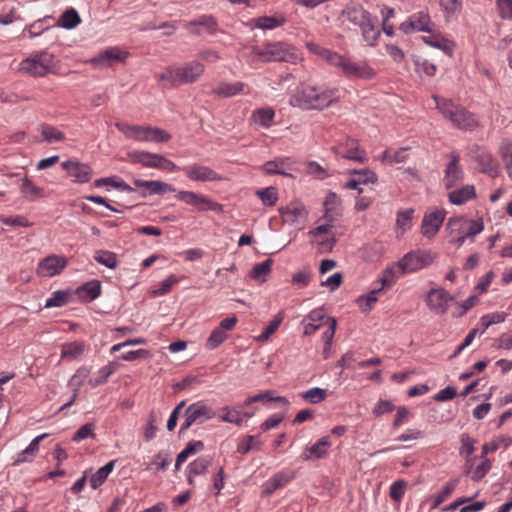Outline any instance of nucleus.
I'll list each match as a JSON object with an SVG mask.
<instances>
[{
    "mask_svg": "<svg viewBox=\"0 0 512 512\" xmlns=\"http://www.w3.org/2000/svg\"><path fill=\"white\" fill-rule=\"evenodd\" d=\"M445 216L446 212L443 209L426 212L421 223L422 235L427 238H433L440 230Z\"/></svg>",
    "mask_w": 512,
    "mask_h": 512,
    "instance_id": "nucleus-16",
    "label": "nucleus"
},
{
    "mask_svg": "<svg viewBox=\"0 0 512 512\" xmlns=\"http://www.w3.org/2000/svg\"><path fill=\"white\" fill-rule=\"evenodd\" d=\"M461 446L459 449L460 456L469 458L475 451L476 440L473 439L469 434L463 433L460 436Z\"/></svg>",
    "mask_w": 512,
    "mask_h": 512,
    "instance_id": "nucleus-44",
    "label": "nucleus"
},
{
    "mask_svg": "<svg viewBox=\"0 0 512 512\" xmlns=\"http://www.w3.org/2000/svg\"><path fill=\"white\" fill-rule=\"evenodd\" d=\"M87 345L83 341H72L66 344V358L80 359L85 351Z\"/></svg>",
    "mask_w": 512,
    "mask_h": 512,
    "instance_id": "nucleus-42",
    "label": "nucleus"
},
{
    "mask_svg": "<svg viewBox=\"0 0 512 512\" xmlns=\"http://www.w3.org/2000/svg\"><path fill=\"white\" fill-rule=\"evenodd\" d=\"M274 111L272 109H258L253 117L256 123L263 127H269L274 118Z\"/></svg>",
    "mask_w": 512,
    "mask_h": 512,
    "instance_id": "nucleus-52",
    "label": "nucleus"
},
{
    "mask_svg": "<svg viewBox=\"0 0 512 512\" xmlns=\"http://www.w3.org/2000/svg\"><path fill=\"white\" fill-rule=\"evenodd\" d=\"M440 6L447 16L453 15L460 11L462 0H440Z\"/></svg>",
    "mask_w": 512,
    "mask_h": 512,
    "instance_id": "nucleus-63",
    "label": "nucleus"
},
{
    "mask_svg": "<svg viewBox=\"0 0 512 512\" xmlns=\"http://www.w3.org/2000/svg\"><path fill=\"white\" fill-rule=\"evenodd\" d=\"M257 402H269V401H275L280 403L283 406L289 405V401L286 397L283 396H275L274 392L270 390H266L262 393H259L255 395Z\"/></svg>",
    "mask_w": 512,
    "mask_h": 512,
    "instance_id": "nucleus-56",
    "label": "nucleus"
},
{
    "mask_svg": "<svg viewBox=\"0 0 512 512\" xmlns=\"http://www.w3.org/2000/svg\"><path fill=\"white\" fill-rule=\"evenodd\" d=\"M451 161L445 170L444 183L447 189L452 188L462 179V169L459 166V156L455 153L450 155Z\"/></svg>",
    "mask_w": 512,
    "mask_h": 512,
    "instance_id": "nucleus-25",
    "label": "nucleus"
},
{
    "mask_svg": "<svg viewBox=\"0 0 512 512\" xmlns=\"http://www.w3.org/2000/svg\"><path fill=\"white\" fill-rule=\"evenodd\" d=\"M55 65L54 55L49 52L32 54L20 63V71L30 76H43Z\"/></svg>",
    "mask_w": 512,
    "mask_h": 512,
    "instance_id": "nucleus-8",
    "label": "nucleus"
},
{
    "mask_svg": "<svg viewBox=\"0 0 512 512\" xmlns=\"http://www.w3.org/2000/svg\"><path fill=\"white\" fill-rule=\"evenodd\" d=\"M484 229L482 220H469L465 217H452L446 224L449 235H460L474 238Z\"/></svg>",
    "mask_w": 512,
    "mask_h": 512,
    "instance_id": "nucleus-10",
    "label": "nucleus"
},
{
    "mask_svg": "<svg viewBox=\"0 0 512 512\" xmlns=\"http://www.w3.org/2000/svg\"><path fill=\"white\" fill-rule=\"evenodd\" d=\"M128 52L118 47L107 48L89 60V63L96 69H105L116 63L125 62Z\"/></svg>",
    "mask_w": 512,
    "mask_h": 512,
    "instance_id": "nucleus-12",
    "label": "nucleus"
},
{
    "mask_svg": "<svg viewBox=\"0 0 512 512\" xmlns=\"http://www.w3.org/2000/svg\"><path fill=\"white\" fill-rule=\"evenodd\" d=\"M215 416L211 406L203 401H197L190 404L184 412V421L180 425L179 433L182 434L193 425H201Z\"/></svg>",
    "mask_w": 512,
    "mask_h": 512,
    "instance_id": "nucleus-7",
    "label": "nucleus"
},
{
    "mask_svg": "<svg viewBox=\"0 0 512 512\" xmlns=\"http://www.w3.org/2000/svg\"><path fill=\"white\" fill-rule=\"evenodd\" d=\"M205 71V66L200 61L185 62L181 66H168L157 75L159 81H163L170 87L196 82Z\"/></svg>",
    "mask_w": 512,
    "mask_h": 512,
    "instance_id": "nucleus-3",
    "label": "nucleus"
},
{
    "mask_svg": "<svg viewBox=\"0 0 512 512\" xmlns=\"http://www.w3.org/2000/svg\"><path fill=\"white\" fill-rule=\"evenodd\" d=\"M101 294V284L98 280H91L79 286L75 290H66V301L69 298L76 297L81 302H91Z\"/></svg>",
    "mask_w": 512,
    "mask_h": 512,
    "instance_id": "nucleus-17",
    "label": "nucleus"
},
{
    "mask_svg": "<svg viewBox=\"0 0 512 512\" xmlns=\"http://www.w3.org/2000/svg\"><path fill=\"white\" fill-rule=\"evenodd\" d=\"M432 21L428 11H419L409 17V19L400 24L399 29L404 34H410L416 31L431 32Z\"/></svg>",
    "mask_w": 512,
    "mask_h": 512,
    "instance_id": "nucleus-13",
    "label": "nucleus"
},
{
    "mask_svg": "<svg viewBox=\"0 0 512 512\" xmlns=\"http://www.w3.org/2000/svg\"><path fill=\"white\" fill-rule=\"evenodd\" d=\"M41 134L43 139L49 143L60 141L63 138L62 133L50 125H42Z\"/></svg>",
    "mask_w": 512,
    "mask_h": 512,
    "instance_id": "nucleus-58",
    "label": "nucleus"
},
{
    "mask_svg": "<svg viewBox=\"0 0 512 512\" xmlns=\"http://www.w3.org/2000/svg\"><path fill=\"white\" fill-rule=\"evenodd\" d=\"M377 22V18L373 16L366 23H364L363 26L359 27L363 40L369 46H375L381 35L380 30L377 28Z\"/></svg>",
    "mask_w": 512,
    "mask_h": 512,
    "instance_id": "nucleus-29",
    "label": "nucleus"
},
{
    "mask_svg": "<svg viewBox=\"0 0 512 512\" xmlns=\"http://www.w3.org/2000/svg\"><path fill=\"white\" fill-rule=\"evenodd\" d=\"M203 449L204 443L201 440L188 442L185 448L176 457L175 469L178 470L180 465L183 464L188 459V457L201 452Z\"/></svg>",
    "mask_w": 512,
    "mask_h": 512,
    "instance_id": "nucleus-32",
    "label": "nucleus"
},
{
    "mask_svg": "<svg viewBox=\"0 0 512 512\" xmlns=\"http://www.w3.org/2000/svg\"><path fill=\"white\" fill-rule=\"evenodd\" d=\"M436 259V254L430 250L408 252L399 261L398 267L402 274L411 273L430 266Z\"/></svg>",
    "mask_w": 512,
    "mask_h": 512,
    "instance_id": "nucleus-9",
    "label": "nucleus"
},
{
    "mask_svg": "<svg viewBox=\"0 0 512 512\" xmlns=\"http://www.w3.org/2000/svg\"><path fill=\"white\" fill-rule=\"evenodd\" d=\"M221 411L224 414L221 416V420L226 423H232L237 426L242 425V412L237 410H232L228 406L222 407Z\"/></svg>",
    "mask_w": 512,
    "mask_h": 512,
    "instance_id": "nucleus-50",
    "label": "nucleus"
},
{
    "mask_svg": "<svg viewBox=\"0 0 512 512\" xmlns=\"http://www.w3.org/2000/svg\"><path fill=\"white\" fill-rule=\"evenodd\" d=\"M476 161L480 171L491 178H496L500 174L499 163L490 153L480 152L476 157Z\"/></svg>",
    "mask_w": 512,
    "mask_h": 512,
    "instance_id": "nucleus-26",
    "label": "nucleus"
},
{
    "mask_svg": "<svg viewBox=\"0 0 512 512\" xmlns=\"http://www.w3.org/2000/svg\"><path fill=\"white\" fill-rule=\"evenodd\" d=\"M244 84L242 82H222L213 88V93L221 97H232L243 91Z\"/></svg>",
    "mask_w": 512,
    "mask_h": 512,
    "instance_id": "nucleus-34",
    "label": "nucleus"
},
{
    "mask_svg": "<svg viewBox=\"0 0 512 512\" xmlns=\"http://www.w3.org/2000/svg\"><path fill=\"white\" fill-rule=\"evenodd\" d=\"M337 68L347 78L372 79L375 71L364 62H355L348 56L335 52L329 63Z\"/></svg>",
    "mask_w": 512,
    "mask_h": 512,
    "instance_id": "nucleus-5",
    "label": "nucleus"
},
{
    "mask_svg": "<svg viewBox=\"0 0 512 512\" xmlns=\"http://www.w3.org/2000/svg\"><path fill=\"white\" fill-rule=\"evenodd\" d=\"M261 442L256 439L255 436H246L237 446V452L240 454H246L252 449H259Z\"/></svg>",
    "mask_w": 512,
    "mask_h": 512,
    "instance_id": "nucleus-49",
    "label": "nucleus"
},
{
    "mask_svg": "<svg viewBox=\"0 0 512 512\" xmlns=\"http://www.w3.org/2000/svg\"><path fill=\"white\" fill-rule=\"evenodd\" d=\"M272 264V259H266L265 261L256 264L250 271V277L260 282H264L266 280V276L271 271Z\"/></svg>",
    "mask_w": 512,
    "mask_h": 512,
    "instance_id": "nucleus-38",
    "label": "nucleus"
},
{
    "mask_svg": "<svg viewBox=\"0 0 512 512\" xmlns=\"http://www.w3.org/2000/svg\"><path fill=\"white\" fill-rule=\"evenodd\" d=\"M341 200L334 192H329L323 202L325 213L323 219L327 222H335L341 216Z\"/></svg>",
    "mask_w": 512,
    "mask_h": 512,
    "instance_id": "nucleus-23",
    "label": "nucleus"
},
{
    "mask_svg": "<svg viewBox=\"0 0 512 512\" xmlns=\"http://www.w3.org/2000/svg\"><path fill=\"white\" fill-rule=\"evenodd\" d=\"M283 165V159L268 161L262 166V170L267 174L288 175L282 170Z\"/></svg>",
    "mask_w": 512,
    "mask_h": 512,
    "instance_id": "nucleus-61",
    "label": "nucleus"
},
{
    "mask_svg": "<svg viewBox=\"0 0 512 512\" xmlns=\"http://www.w3.org/2000/svg\"><path fill=\"white\" fill-rule=\"evenodd\" d=\"M433 99L435 100L439 112L444 118L448 119L454 127L464 131H473L480 127L478 117L466 108L445 98L433 96Z\"/></svg>",
    "mask_w": 512,
    "mask_h": 512,
    "instance_id": "nucleus-2",
    "label": "nucleus"
},
{
    "mask_svg": "<svg viewBox=\"0 0 512 512\" xmlns=\"http://www.w3.org/2000/svg\"><path fill=\"white\" fill-rule=\"evenodd\" d=\"M185 175L193 181H219L221 176L213 169L199 164H191L184 167Z\"/></svg>",
    "mask_w": 512,
    "mask_h": 512,
    "instance_id": "nucleus-20",
    "label": "nucleus"
},
{
    "mask_svg": "<svg viewBox=\"0 0 512 512\" xmlns=\"http://www.w3.org/2000/svg\"><path fill=\"white\" fill-rule=\"evenodd\" d=\"M408 148H401L397 151L386 150L382 154V162L386 164L401 163L407 158Z\"/></svg>",
    "mask_w": 512,
    "mask_h": 512,
    "instance_id": "nucleus-45",
    "label": "nucleus"
},
{
    "mask_svg": "<svg viewBox=\"0 0 512 512\" xmlns=\"http://www.w3.org/2000/svg\"><path fill=\"white\" fill-rule=\"evenodd\" d=\"M382 291V288H375L372 291H370L365 296H360L357 299L358 304L360 305L363 312H369L373 305L377 302V294Z\"/></svg>",
    "mask_w": 512,
    "mask_h": 512,
    "instance_id": "nucleus-46",
    "label": "nucleus"
},
{
    "mask_svg": "<svg viewBox=\"0 0 512 512\" xmlns=\"http://www.w3.org/2000/svg\"><path fill=\"white\" fill-rule=\"evenodd\" d=\"M306 48L309 50V52L325 60L328 64L331 60H333V56L335 54V51L324 48L314 42H306Z\"/></svg>",
    "mask_w": 512,
    "mask_h": 512,
    "instance_id": "nucleus-47",
    "label": "nucleus"
},
{
    "mask_svg": "<svg viewBox=\"0 0 512 512\" xmlns=\"http://www.w3.org/2000/svg\"><path fill=\"white\" fill-rule=\"evenodd\" d=\"M350 23L360 27L373 16L361 5H347L341 12Z\"/></svg>",
    "mask_w": 512,
    "mask_h": 512,
    "instance_id": "nucleus-22",
    "label": "nucleus"
},
{
    "mask_svg": "<svg viewBox=\"0 0 512 512\" xmlns=\"http://www.w3.org/2000/svg\"><path fill=\"white\" fill-rule=\"evenodd\" d=\"M191 32L197 35L203 33L213 34L217 29V22L210 15H203L189 24Z\"/></svg>",
    "mask_w": 512,
    "mask_h": 512,
    "instance_id": "nucleus-27",
    "label": "nucleus"
},
{
    "mask_svg": "<svg viewBox=\"0 0 512 512\" xmlns=\"http://www.w3.org/2000/svg\"><path fill=\"white\" fill-rule=\"evenodd\" d=\"M499 16L503 19H512V0H496Z\"/></svg>",
    "mask_w": 512,
    "mask_h": 512,
    "instance_id": "nucleus-64",
    "label": "nucleus"
},
{
    "mask_svg": "<svg viewBox=\"0 0 512 512\" xmlns=\"http://www.w3.org/2000/svg\"><path fill=\"white\" fill-rule=\"evenodd\" d=\"M283 220L290 224L303 223L307 217V210L302 204L291 203L280 209Z\"/></svg>",
    "mask_w": 512,
    "mask_h": 512,
    "instance_id": "nucleus-24",
    "label": "nucleus"
},
{
    "mask_svg": "<svg viewBox=\"0 0 512 512\" xmlns=\"http://www.w3.org/2000/svg\"><path fill=\"white\" fill-rule=\"evenodd\" d=\"M129 157L133 162L139 163L144 167L156 168L159 154L145 151H134L129 154Z\"/></svg>",
    "mask_w": 512,
    "mask_h": 512,
    "instance_id": "nucleus-35",
    "label": "nucleus"
},
{
    "mask_svg": "<svg viewBox=\"0 0 512 512\" xmlns=\"http://www.w3.org/2000/svg\"><path fill=\"white\" fill-rule=\"evenodd\" d=\"M66 175L73 178L74 182L86 183L92 177V169L84 163L66 161Z\"/></svg>",
    "mask_w": 512,
    "mask_h": 512,
    "instance_id": "nucleus-21",
    "label": "nucleus"
},
{
    "mask_svg": "<svg viewBox=\"0 0 512 512\" xmlns=\"http://www.w3.org/2000/svg\"><path fill=\"white\" fill-rule=\"evenodd\" d=\"M96 187H101L103 185L112 186L118 190L125 191V192H132L133 188L128 185L126 182H124L122 179L113 176V177H107V178H100L97 179L94 182Z\"/></svg>",
    "mask_w": 512,
    "mask_h": 512,
    "instance_id": "nucleus-39",
    "label": "nucleus"
},
{
    "mask_svg": "<svg viewBox=\"0 0 512 512\" xmlns=\"http://www.w3.org/2000/svg\"><path fill=\"white\" fill-rule=\"evenodd\" d=\"M501 156L503 158L505 169L509 178L512 180V144H506L501 147Z\"/></svg>",
    "mask_w": 512,
    "mask_h": 512,
    "instance_id": "nucleus-62",
    "label": "nucleus"
},
{
    "mask_svg": "<svg viewBox=\"0 0 512 512\" xmlns=\"http://www.w3.org/2000/svg\"><path fill=\"white\" fill-rule=\"evenodd\" d=\"M326 390L314 387L300 394L301 398L308 401L311 404H318L325 400Z\"/></svg>",
    "mask_w": 512,
    "mask_h": 512,
    "instance_id": "nucleus-43",
    "label": "nucleus"
},
{
    "mask_svg": "<svg viewBox=\"0 0 512 512\" xmlns=\"http://www.w3.org/2000/svg\"><path fill=\"white\" fill-rule=\"evenodd\" d=\"M176 283H178V278L175 275H170L159 283L158 287L152 291V294L154 296L165 295Z\"/></svg>",
    "mask_w": 512,
    "mask_h": 512,
    "instance_id": "nucleus-54",
    "label": "nucleus"
},
{
    "mask_svg": "<svg viewBox=\"0 0 512 512\" xmlns=\"http://www.w3.org/2000/svg\"><path fill=\"white\" fill-rule=\"evenodd\" d=\"M116 127L127 138L133 139L135 141H150L159 143L167 142L171 139V135L169 133L156 127L129 125L126 123H116Z\"/></svg>",
    "mask_w": 512,
    "mask_h": 512,
    "instance_id": "nucleus-4",
    "label": "nucleus"
},
{
    "mask_svg": "<svg viewBox=\"0 0 512 512\" xmlns=\"http://www.w3.org/2000/svg\"><path fill=\"white\" fill-rule=\"evenodd\" d=\"M256 195L265 206H274L278 200V191L274 186H269L256 191Z\"/></svg>",
    "mask_w": 512,
    "mask_h": 512,
    "instance_id": "nucleus-41",
    "label": "nucleus"
},
{
    "mask_svg": "<svg viewBox=\"0 0 512 512\" xmlns=\"http://www.w3.org/2000/svg\"><path fill=\"white\" fill-rule=\"evenodd\" d=\"M423 40L426 44L431 47L440 49L444 51L446 54L451 55L453 51L452 43L438 34H432L430 36H424Z\"/></svg>",
    "mask_w": 512,
    "mask_h": 512,
    "instance_id": "nucleus-36",
    "label": "nucleus"
},
{
    "mask_svg": "<svg viewBox=\"0 0 512 512\" xmlns=\"http://www.w3.org/2000/svg\"><path fill=\"white\" fill-rule=\"evenodd\" d=\"M228 335L222 328L216 327L208 337L206 341V347L210 350L217 348L221 345L226 339Z\"/></svg>",
    "mask_w": 512,
    "mask_h": 512,
    "instance_id": "nucleus-48",
    "label": "nucleus"
},
{
    "mask_svg": "<svg viewBox=\"0 0 512 512\" xmlns=\"http://www.w3.org/2000/svg\"><path fill=\"white\" fill-rule=\"evenodd\" d=\"M327 316L323 308H316L312 310L303 320V322H312L313 324H320V327L323 324H327Z\"/></svg>",
    "mask_w": 512,
    "mask_h": 512,
    "instance_id": "nucleus-59",
    "label": "nucleus"
},
{
    "mask_svg": "<svg viewBox=\"0 0 512 512\" xmlns=\"http://www.w3.org/2000/svg\"><path fill=\"white\" fill-rule=\"evenodd\" d=\"M94 260L110 269H115L118 265L117 255L108 250H97L94 252Z\"/></svg>",
    "mask_w": 512,
    "mask_h": 512,
    "instance_id": "nucleus-37",
    "label": "nucleus"
},
{
    "mask_svg": "<svg viewBox=\"0 0 512 512\" xmlns=\"http://www.w3.org/2000/svg\"><path fill=\"white\" fill-rule=\"evenodd\" d=\"M491 461L488 458H481V463L473 470L471 480L478 482L482 480L491 469Z\"/></svg>",
    "mask_w": 512,
    "mask_h": 512,
    "instance_id": "nucleus-51",
    "label": "nucleus"
},
{
    "mask_svg": "<svg viewBox=\"0 0 512 512\" xmlns=\"http://www.w3.org/2000/svg\"><path fill=\"white\" fill-rule=\"evenodd\" d=\"M330 446L331 441L328 436L320 438L315 444L308 448V454H303V460L309 461L311 459L317 460L324 458L327 455Z\"/></svg>",
    "mask_w": 512,
    "mask_h": 512,
    "instance_id": "nucleus-28",
    "label": "nucleus"
},
{
    "mask_svg": "<svg viewBox=\"0 0 512 512\" xmlns=\"http://www.w3.org/2000/svg\"><path fill=\"white\" fill-rule=\"evenodd\" d=\"M94 430L95 425L93 423H86L75 432V434L72 436V441L80 442L84 439L94 437Z\"/></svg>",
    "mask_w": 512,
    "mask_h": 512,
    "instance_id": "nucleus-55",
    "label": "nucleus"
},
{
    "mask_svg": "<svg viewBox=\"0 0 512 512\" xmlns=\"http://www.w3.org/2000/svg\"><path fill=\"white\" fill-rule=\"evenodd\" d=\"M453 300L454 296L443 288L430 289L426 296L427 306L437 315L445 314L448 310V303Z\"/></svg>",
    "mask_w": 512,
    "mask_h": 512,
    "instance_id": "nucleus-15",
    "label": "nucleus"
},
{
    "mask_svg": "<svg viewBox=\"0 0 512 512\" xmlns=\"http://www.w3.org/2000/svg\"><path fill=\"white\" fill-rule=\"evenodd\" d=\"M136 188L139 189L140 194L143 197L149 196V195H160L168 192H174L175 188L166 183L159 180H141V179H135L133 181Z\"/></svg>",
    "mask_w": 512,
    "mask_h": 512,
    "instance_id": "nucleus-18",
    "label": "nucleus"
},
{
    "mask_svg": "<svg viewBox=\"0 0 512 512\" xmlns=\"http://www.w3.org/2000/svg\"><path fill=\"white\" fill-rule=\"evenodd\" d=\"M459 483V479H451L449 480L442 489L431 496L430 500L432 502L431 509L437 508L441 503H443L450 495L453 493L455 488L457 487Z\"/></svg>",
    "mask_w": 512,
    "mask_h": 512,
    "instance_id": "nucleus-33",
    "label": "nucleus"
},
{
    "mask_svg": "<svg viewBox=\"0 0 512 512\" xmlns=\"http://www.w3.org/2000/svg\"><path fill=\"white\" fill-rule=\"evenodd\" d=\"M21 193L29 199H35L40 195L41 189L35 186L32 181L28 178L22 179V183L20 185Z\"/></svg>",
    "mask_w": 512,
    "mask_h": 512,
    "instance_id": "nucleus-53",
    "label": "nucleus"
},
{
    "mask_svg": "<svg viewBox=\"0 0 512 512\" xmlns=\"http://www.w3.org/2000/svg\"><path fill=\"white\" fill-rule=\"evenodd\" d=\"M334 150L335 153L341 158L359 163H364L367 161V154L365 150L359 146L358 141L355 139H345L343 142L338 144Z\"/></svg>",
    "mask_w": 512,
    "mask_h": 512,
    "instance_id": "nucleus-14",
    "label": "nucleus"
},
{
    "mask_svg": "<svg viewBox=\"0 0 512 512\" xmlns=\"http://www.w3.org/2000/svg\"><path fill=\"white\" fill-rule=\"evenodd\" d=\"M254 26L259 29L267 30L280 27L286 23L283 14L277 13L273 16H261L254 20Z\"/></svg>",
    "mask_w": 512,
    "mask_h": 512,
    "instance_id": "nucleus-31",
    "label": "nucleus"
},
{
    "mask_svg": "<svg viewBox=\"0 0 512 512\" xmlns=\"http://www.w3.org/2000/svg\"><path fill=\"white\" fill-rule=\"evenodd\" d=\"M476 196L473 185H465L460 189L454 190L448 194L449 201L454 205H462Z\"/></svg>",
    "mask_w": 512,
    "mask_h": 512,
    "instance_id": "nucleus-30",
    "label": "nucleus"
},
{
    "mask_svg": "<svg viewBox=\"0 0 512 512\" xmlns=\"http://www.w3.org/2000/svg\"><path fill=\"white\" fill-rule=\"evenodd\" d=\"M370 178L365 179H351L345 184V188L347 189H357L359 193H362L363 190L359 188L361 184L375 183L377 182V175L374 172L366 173Z\"/></svg>",
    "mask_w": 512,
    "mask_h": 512,
    "instance_id": "nucleus-57",
    "label": "nucleus"
},
{
    "mask_svg": "<svg viewBox=\"0 0 512 512\" xmlns=\"http://www.w3.org/2000/svg\"><path fill=\"white\" fill-rule=\"evenodd\" d=\"M176 198L196 208L198 211H214L218 213L223 212V206L221 204L213 201L211 198L205 195L193 191H179L176 195Z\"/></svg>",
    "mask_w": 512,
    "mask_h": 512,
    "instance_id": "nucleus-11",
    "label": "nucleus"
},
{
    "mask_svg": "<svg viewBox=\"0 0 512 512\" xmlns=\"http://www.w3.org/2000/svg\"><path fill=\"white\" fill-rule=\"evenodd\" d=\"M211 461L210 457H199L187 466L186 472H190V474L195 476L202 475L211 465Z\"/></svg>",
    "mask_w": 512,
    "mask_h": 512,
    "instance_id": "nucleus-40",
    "label": "nucleus"
},
{
    "mask_svg": "<svg viewBox=\"0 0 512 512\" xmlns=\"http://www.w3.org/2000/svg\"><path fill=\"white\" fill-rule=\"evenodd\" d=\"M64 268V258L56 255H49L42 259L36 269V273L40 277H53Z\"/></svg>",
    "mask_w": 512,
    "mask_h": 512,
    "instance_id": "nucleus-19",
    "label": "nucleus"
},
{
    "mask_svg": "<svg viewBox=\"0 0 512 512\" xmlns=\"http://www.w3.org/2000/svg\"><path fill=\"white\" fill-rule=\"evenodd\" d=\"M252 54L263 62L284 61L296 63L298 60V55L294 52V49L280 42L268 43L262 47L255 46L252 48Z\"/></svg>",
    "mask_w": 512,
    "mask_h": 512,
    "instance_id": "nucleus-6",
    "label": "nucleus"
},
{
    "mask_svg": "<svg viewBox=\"0 0 512 512\" xmlns=\"http://www.w3.org/2000/svg\"><path fill=\"white\" fill-rule=\"evenodd\" d=\"M336 326L337 322L335 318H327V329L322 334V340L328 348L331 347L336 331Z\"/></svg>",
    "mask_w": 512,
    "mask_h": 512,
    "instance_id": "nucleus-60",
    "label": "nucleus"
},
{
    "mask_svg": "<svg viewBox=\"0 0 512 512\" xmlns=\"http://www.w3.org/2000/svg\"><path fill=\"white\" fill-rule=\"evenodd\" d=\"M338 98V90L301 83L290 95L289 103L304 110H322Z\"/></svg>",
    "mask_w": 512,
    "mask_h": 512,
    "instance_id": "nucleus-1",
    "label": "nucleus"
}]
</instances>
